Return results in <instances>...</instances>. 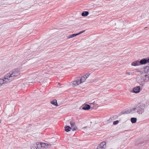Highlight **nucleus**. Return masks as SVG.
I'll use <instances>...</instances> for the list:
<instances>
[{
    "label": "nucleus",
    "instance_id": "14",
    "mask_svg": "<svg viewBox=\"0 0 149 149\" xmlns=\"http://www.w3.org/2000/svg\"><path fill=\"white\" fill-rule=\"evenodd\" d=\"M65 131L66 132H68L70 131L71 128L69 126H67L65 127Z\"/></svg>",
    "mask_w": 149,
    "mask_h": 149
},
{
    "label": "nucleus",
    "instance_id": "7",
    "mask_svg": "<svg viewBox=\"0 0 149 149\" xmlns=\"http://www.w3.org/2000/svg\"><path fill=\"white\" fill-rule=\"evenodd\" d=\"M70 125L73 131H75L77 130V127H75V124L74 122H71Z\"/></svg>",
    "mask_w": 149,
    "mask_h": 149
},
{
    "label": "nucleus",
    "instance_id": "11",
    "mask_svg": "<svg viewBox=\"0 0 149 149\" xmlns=\"http://www.w3.org/2000/svg\"><path fill=\"white\" fill-rule=\"evenodd\" d=\"M50 102L52 104L55 106H58V105L57 103V100H54L51 101Z\"/></svg>",
    "mask_w": 149,
    "mask_h": 149
},
{
    "label": "nucleus",
    "instance_id": "13",
    "mask_svg": "<svg viewBox=\"0 0 149 149\" xmlns=\"http://www.w3.org/2000/svg\"><path fill=\"white\" fill-rule=\"evenodd\" d=\"M89 14V12L88 11H84L82 13L81 15L82 16H86Z\"/></svg>",
    "mask_w": 149,
    "mask_h": 149
},
{
    "label": "nucleus",
    "instance_id": "26",
    "mask_svg": "<svg viewBox=\"0 0 149 149\" xmlns=\"http://www.w3.org/2000/svg\"><path fill=\"white\" fill-rule=\"evenodd\" d=\"M131 65L132 66H136V65L135 64V62L132 63L131 64Z\"/></svg>",
    "mask_w": 149,
    "mask_h": 149
},
{
    "label": "nucleus",
    "instance_id": "17",
    "mask_svg": "<svg viewBox=\"0 0 149 149\" xmlns=\"http://www.w3.org/2000/svg\"><path fill=\"white\" fill-rule=\"evenodd\" d=\"M145 71H147L148 72H149V66H146L145 67Z\"/></svg>",
    "mask_w": 149,
    "mask_h": 149
},
{
    "label": "nucleus",
    "instance_id": "30",
    "mask_svg": "<svg viewBox=\"0 0 149 149\" xmlns=\"http://www.w3.org/2000/svg\"><path fill=\"white\" fill-rule=\"evenodd\" d=\"M139 84H140V85H143V83L141 82L140 83V82H139Z\"/></svg>",
    "mask_w": 149,
    "mask_h": 149
},
{
    "label": "nucleus",
    "instance_id": "23",
    "mask_svg": "<svg viewBox=\"0 0 149 149\" xmlns=\"http://www.w3.org/2000/svg\"><path fill=\"white\" fill-rule=\"evenodd\" d=\"M145 77H146V79L148 81L149 80V75H145Z\"/></svg>",
    "mask_w": 149,
    "mask_h": 149
},
{
    "label": "nucleus",
    "instance_id": "2",
    "mask_svg": "<svg viewBox=\"0 0 149 149\" xmlns=\"http://www.w3.org/2000/svg\"><path fill=\"white\" fill-rule=\"evenodd\" d=\"M145 105L142 103H139L132 109L133 113H137L139 114H141L144 111Z\"/></svg>",
    "mask_w": 149,
    "mask_h": 149
},
{
    "label": "nucleus",
    "instance_id": "21",
    "mask_svg": "<svg viewBox=\"0 0 149 149\" xmlns=\"http://www.w3.org/2000/svg\"><path fill=\"white\" fill-rule=\"evenodd\" d=\"M72 84L73 86L74 85V86L77 85V83L76 81H74L73 82Z\"/></svg>",
    "mask_w": 149,
    "mask_h": 149
},
{
    "label": "nucleus",
    "instance_id": "8",
    "mask_svg": "<svg viewBox=\"0 0 149 149\" xmlns=\"http://www.w3.org/2000/svg\"><path fill=\"white\" fill-rule=\"evenodd\" d=\"M91 108V107L89 105L86 104L83 106L82 109L84 110H88Z\"/></svg>",
    "mask_w": 149,
    "mask_h": 149
},
{
    "label": "nucleus",
    "instance_id": "27",
    "mask_svg": "<svg viewBox=\"0 0 149 149\" xmlns=\"http://www.w3.org/2000/svg\"><path fill=\"white\" fill-rule=\"evenodd\" d=\"M126 74L128 75H130V72H127L126 73Z\"/></svg>",
    "mask_w": 149,
    "mask_h": 149
},
{
    "label": "nucleus",
    "instance_id": "22",
    "mask_svg": "<svg viewBox=\"0 0 149 149\" xmlns=\"http://www.w3.org/2000/svg\"><path fill=\"white\" fill-rule=\"evenodd\" d=\"M90 74H89L88 73H86L85 76H84L87 79L90 75Z\"/></svg>",
    "mask_w": 149,
    "mask_h": 149
},
{
    "label": "nucleus",
    "instance_id": "5",
    "mask_svg": "<svg viewBox=\"0 0 149 149\" xmlns=\"http://www.w3.org/2000/svg\"><path fill=\"white\" fill-rule=\"evenodd\" d=\"M140 90V87L139 86H137L134 87L133 89V92L135 93H139Z\"/></svg>",
    "mask_w": 149,
    "mask_h": 149
},
{
    "label": "nucleus",
    "instance_id": "9",
    "mask_svg": "<svg viewBox=\"0 0 149 149\" xmlns=\"http://www.w3.org/2000/svg\"><path fill=\"white\" fill-rule=\"evenodd\" d=\"M38 144L39 145H40V149H42L43 148L45 147L46 146V143H41L40 142H38Z\"/></svg>",
    "mask_w": 149,
    "mask_h": 149
},
{
    "label": "nucleus",
    "instance_id": "6",
    "mask_svg": "<svg viewBox=\"0 0 149 149\" xmlns=\"http://www.w3.org/2000/svg\"><path fill=\"white\" fill-rule=\"evenodd\" d=\"M133 111L132 109H130L129 110L123 111L121 112V113L122 114H127L128 113H133Z\"/></svg>",
    "mask_w": 149,
    "mask_h": 149
},
{
    "label": "nucleus",
    "instance_id": "12",
    "mask_svg": "<svg viewBox=\"0 0 149 149\" xmlns=\"http://www.w3.org/2000/svg\"><path fill=\"white\" fill-rule=\"evenodd\" d=\"M77 35H78V34L77 33L73 34H72L70 35L69 36H68L67 37V38L68 39H69L70 38H72L73 37H74V36H76Z\"/></svg>",
    "mask_w": 149,
    "mask_h": 149
},
{
    "label": "nucleus",
    "instance_id": "19",
    "mask_svg": "<svg viewBox=\"0 0 149 149\" xmlns=\"http://www.w3.org/2000/svg\"><path fill=\"white\" fill-rule=\"evenodd\" d=\"M119 123V121L118 120H116L113 122V124L114 125H116L118 124Z\"/></svg>",
    "mask_w": 149,
    "mask_h": 149
},
{
    "label": "nucleus",
    "instance_id": "33",
    "mask_svg": "<svg viewBox=\"0 0 149 149\" xmlns=\"http://www.w3.org/2000/svg\"><path fill=\"white\" fill-rule=\"evenodd\" d=\"M147 28V27H146L145 28L146 29Z\"/></svg>",
    "mask_w": 149,
    "mask_h": 149
},
{
    "label": "nucleus",
    "instance_id": "32",
    "mask_svg": "<svg viewBox=\"0 0 149 149\" xmlns=\"http://www.w3.org/2000/svg\"><path fill=\"white\" fill-rule=\"evenodd\" d=\"M58 84H59V85H60V84H59V83H58Z\"/></svg>",
    "mask_w": 149,
    "mask_h": 149
},
{
    "label": "nucleus",
    "instance_id": "4",
    "mask_svg": "<svg viewBox=\"0 0 149 149\" xmlns=\"http://www.w3.org/2000/svg\"><path fill=\"white\" fill-rule=\"evenodd\" d=\"M106 147V142L103 141L97 146V149H105Z\"/></svg>",
    "mask_w": 149,
    "mask_h": 149
},
{
    "label": "nucleus",
    "instance_id": "18",
    "mask_svg": "<svg viewBox=\"0 0 149 149\" xmlns=\"http://www.w3.org/2000/svg\"><path fill=\"white\" fill-rule=\"evenodd\" d=\"M141 140H137V142L139 143V144L138 145V146H139V147H140V146H141V145H142V143H141Z\"/></svg>",
    "mask_w": 149,
    "mask_h": 149
},
{
    "label": "nucleus",
    "instance_id": "3",
    "mask_svg": "<svg viewBox=\"0 0 149 149\" xmlns=\"http://www.w3.org/2000/svg\"><path fill=\"white\" fill-rule=\"evenodd\" d=\"M10 82L7 77L6 74L4 78L0 79V86L3 84Z\"/></svg>",
    "mask_w": 149,
    "mask_h": 149
},
{
    "label": "nucleus",
    "instance_id": "20",
    "mask_svg": "<svg viewBox=\"0 0 149 149\" xmlns=\"http://www.w3.org/2000/svg\"><path fill=\"white\" fill-rule=\"evenodd\" d=\"M135 62V64L136 65V66H138L140 65V62L139 61H137Z\"/></svg>",
    "mask_w": 149,
    "mask_h": 149
},
{
    "label": "nucleus",
    "instance_id": "15",
    "mask_svg": "<svg viewBox=\"0 0 149 149\" xmlns=\"http://www.w3.org/2000/svg\"><path fill=\"white\" fill-rule=\"evenodd\" d=\"M136 118H131V121L132 123H135L136 121Z\"/></svg>",
    "mask_w": 149,
    "mask_h": 149
},
{
    "label": "nucleus",
    "instance_id": "1",
    "mask_svg": "<svg viewBox=\"0 0 149 149\" xmlns=\"http://www.w3.org/2000/svg\"><path fill=\"white\" fill-rule=\"evenodd\" d=\"M20 71L19 69H15L13 70L9 73L6 74L7 78L10 81L16 78L20 74Z\"/></svg>",
    "mask_w": 149,
    "mask_h": 149
},
{
    "label": "nucleus",
    "instance_id": "10",
    "mask_svg": "<svg viewBox=\"0 0 149 149\" xmlns=\"http://www.w3.org/2000/svg\"><path fill=\"white\" fill-rule=\"evenodd\" d=\"M140 65L144 64L147 63V59H143L141 60L140 61Z\"/></svg>",
    "mask_w": 149,
    "mask_h": 149
},
{
    "label": "nucleus",
    "instance_id": "16",
    "mask_svg": "<svg viewBox=\"0 0 149 149\" xmlns=\"http://www.w3.org/2000/svg\"><path fill=\"white\" fill-rule=\"evenodd\" d=\"M86 78L84 76L83 77H82L81 78L80 80L82 83L84 82L86 80Z\"/></svg>",
    "mask_w": 149,
    "mask_h": 149
},
{
    "label": "nucleus",
    "instance_id": "25",
    "mask_svg": "<svg viewBox=\"0 0 149 149\" xmlns=\"http://www.w3.org/2000/svg\"><path fill=\"white\" fill-rule=\"evenodd\" d=\"M85 31V30H83V31H81L79 32V33H77L78 34V35H79L84 32Z\"/></svg>",
    "mask_w": 149,
    "mask_h": 149
},
{
    "label": "nucleus",
    "instance_id": "24",
    "mask_svg": "<svg viewBox=\"0 0 149 149\" xmlns=\"http://www.w3.org/2000/svg\"><path fill=\"white\" fill-rule=\"evenodd\" d=\"M76 81L77 82V85L79 84H80V83H82L80 79V80H77V81Z\"/></svg>",
    "mask_w": 149,
    "mask_h": 149
},
{
    "label": "nucleus",
    "instance_id": "28",
    "mask_svg": "<svg viewBox=\"0 0 149 149\" xmlns=\"http://www.w3.org/2000/svg\"><path fill=\"white\" fill-rule=\"evenodd\" d=\"M47 147L48 146H51V144L50 143H47Z\"/></svg>",
    "mask_w": 149,
    "mask_h": 149
},
{
    "label": "nucleus",
    "instance_id": "31",
    "mask_svg": "<svg viewBox=\"0 0 149 149\" xmlns=\"http://www.w3.org/2000/svg\"><path fill=\"white\" fill-rule=\"evenodd\" d=\"M144 148V149H147V148Z\"/></svg>",
    "mask_w": 149,
    "mask_h": 149
},
{
    "label": "nucleus",
    "instance_id": "29",
    "mask_svg": "<svg viewBox=\"0 0 149 149\" xmlns=\"http://www.w3.org/2000/svg\"><path fill=\"white\" fill-rule=\"evenodd\" d=\"M147 62H149V58L147 59Z\"/></svg>",
    "mask_w": 149,
    "mask_h": 149
}]
</instances>
